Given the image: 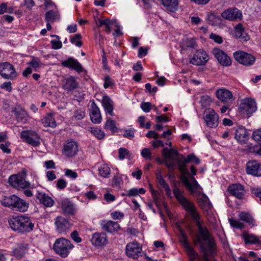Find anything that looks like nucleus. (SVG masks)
<instances>
[{"label":"nucleus","mask_w":261,"mask_h":261,"mask_svg":"<svg viewBox=\"0 0 261 261\" xmlns=\"http://www.w3.org/2000/svg\"><path fill=\"white\" fill-rule=\"evenodd\" d=\"M246 244H260V239L255 235L244 232L242 236Z\"/></svg>","instance_id":"35"},{"label":"nucleus","mask_w":261,"mask_h":261,"mask_svg":"<svg viewBox=\"0 0 261 261\" xmlns=\"http://www.w3.org/2000/svg\"><path fill=\"white\" fill-rule=\"evenodd\" d=\"M233 57L236 61L245 66L252 65L255 60L253 56L243 51L234 52Z\"/></svg>","instance_id":"12"},{"label":"nucleus","mask_w":261,"mask_h":261,"mask_svg":"<svg viewBox=\"0 0 261 261\" xmlns=\"http://www.w3.org/2000/svg\"><path fill=\"white\" fill-rule=\"evenodd\" d=\"M246 173L254 176H261V163L256 161H251L246 164Z\"/></svg>","instance_id":"18"},{"label":"nucleus","mask_w":261,"mask_h":261,"mask_svg":"<svg viewBox=\"0 0 261 261\" xmlns=\"http://www.w3.org/2000/svg\"><path fill=\"white\" fill-rule=\"evenodd\" d=\"M210 38L218 44H221L223 42L222 38L218 35L212 33L210 36Z\"/></svg>","instance_id":"61"},{"label":"nucleus","mask_w":261,"mask_h":261,"mask_svg":"<svg viewBox=\"0 0 261 261\" xmlns=\"http://www.w3.org/2000/svg\"><path fill=\"white\" fill-rule=\"evenodd\" d=\"M104 128L105 129H110L112 132H116L117 129L115 121L110 118L107 119L105 123Z\"/></svg>","instance_id":"46"},{"label":"nucleus","mask_w":261,"mask_h":261,"mask_svg":"<svg viewBox=\"0 0 261 261\" xmlns=\"http://www.w3.org/2000/svg\"><path fill=\"white\" fill-rule=\"evenodd\" d=\"M60 205L63 213L68 215H74L76 210L73 203L68 199L62 200L60 201Z\"/></svg>","instance_id":"26"},{"label":"nucleus","mask_w":261,"mask_h":261,"mask_svg":"<svg viewBox=\"0 0 261 261\" xmlns=\"http://www.w3.org/2000/svg\"><path fill=\"white\" fill-rule=\"evenodd\" d=\"M180 236L179 241L184 246L187 253L188 254L191 261H193L198 257V254L191 247L188 242L187 237L182 229H180Z\"/></svg>","instance_id":"13"},{"label":"nucleus","mask_w":261,"mask_h":261,"mask_svg":"<svg viewBox=\"0 0 261 261\" xmlns=\"http://www.w3.org/2000/svg\"><path fill=\"white\" fill-rule=\"evenodd\" d=\"M129 154V151L124 148H120L118 150V158L123 160L126 155Z\"/></svg>","instance_id":"50"},{"label":"nucleus","mask_w":261,"mask_h":261,"mask_svg":"<svg viewBox=\"0 0 261 261\" xmlns=\"http://www.w3.org/2000/svg\"><path fill=\"white\" fill-rule=\"evenodd\" d=\"M174 158L173 162L174 163L175 161L177 163L178 169L181 173L180 179L183 184L191 193H194L200 186L194 177H190L191 182L188 179L187 176H190V173L186 166L187 163L184 161V155L179 154V155H175Z\"/></svg>","instance_id":"2"},{"label":"nucleus","mask_w":261,"mask_h":261,"mask_svg":"<svg viewBox=\"0 0 261 261\" xmlns=\"http://www.w3.org/2000/svg\"><path fill=\"white\" fill-rule=\"evenodd\" d=\"M221 16L224 19L234 21L242 18V14L241 11L237 8H228L221 13Z\"/></svg>","instance_id":"17"},{"label":"nucleus","mask_w":261,"mask_h":261,"mask_svg":"<svg viewBox=\"0 0 261 261\" xmlns=\"http://www.w3.org/2000/svg\"><path fill=\"white\" fill-rule=\"evenodd\" d=\"M239 109L241 112L249 117L257 110V105L255 100L251 98H247L242 100Z\"/></svg>","instance_id":"8"},{"label":"nucleus","mask_w":261,"mask_h":261,"mask_svg":"<svg viewBox=\"0 0 261 261\" xmlns=\"http://www.w3.org/2000/svg\"><path fill=\"white\" fill-rule=\"evenodd\" d=\"M90 116L93 123L98 124L101 122L102 118L100 112L94 100L92 101L91 104Z\"/></svg>","instance_id":"24"},{"label":"nucleus","mask_w":261,"mask_h":261,"mask_svg":"<svg viewBox=\"0 0 261 261\" xmlns=\"http://www.w3.org/2000/svg\"><path fill=\"white\" fill-rule=\"evenodd\" d=\"M12 10V8H8L7 5L5 3H2L0 5V14H3L5 12L10 13Z\"/></svg>","instance_id":"63"},{"label":"nucleus","mask_w":261,"mask_h":261,"mask_svg":"<svg viewBox=\"0 0 261 261\" xmlns=\"http://www.w3.org/2000/svg\"><path fill=\"white\" fill-rule=\"evenodd\" d=\"M99 174L100 176L104 178H108L110 174V168L106 165H102L98 168Z\"/></svg>","instance_id":"40"},{"label":"nucleus","mask_w":261,"mask_h":261,"mask_svg":"<svg viewBox=\"0 0 261 261\" xmlns=\"http://www.w3.org/2000/svg\"><path fill=\"white\" fill-rule=\"evenodd\" d=\"M146 191L144 188H132L125 192V195L128 197H135L138 196L139 194H143L145 193Z\"/></svg>","instance_id":"39"},{"label":"nucleus","mask_w":261,"mask_h":261,"mask_svg":"<svg viewBox=\"0 0 261 261\" xmlns=\"http://www.w3.org/2000/svg\"><path fill=\"white\" fill-rule=\"evenodd\" d=\"M101 226L103 230L109 232L117 231L120 228L117 222L113 221H103L101 223Z\"/></svg>","instance_id":"31"},{"label":"nucleus","mask_w":261,"mask_h":261,"mask_svg":"<svg viewBox=\"0 0 261 261\" xmlns=\"http://www.w3.org/2000/svg\"><path fill=\"white\" fill-rule=\"evenodd\" d=\"M36 197L39 202L46 207H51L54 204L53 199L45 193L38 192Z\"/></svg>","instance_id":"28"},{"label":"nucleus","mask_w":261,"mask_h":261,"mask_svg":"<svg viewBox=\"0 0 261 261\" xmlns=\"http://www.w3.org/2000/svg\"><path fill=\"white\" fill-rule=\"evenodd\" d=\"M78 150L77 143L74 141H69L64 146L63 153L69 158H72L77 154Z\"/></svg>","instance_id":"19"},{"label":"nucleus","mask_w":261,"mask_h":261,"mask_svg":"<svg viewBox=\"0 0 261 261\" xmlns=\"http://www.w3.org/2000/svg\"><path fill=\"white\" fill-rule=\"evenodd\" d=\"M2 205L13 211L24 213L28 210L29 204L15 195L6 196L1 200Z\"/></svg>","instance_id":"4"},{"label":"nucleus","mask_w":261,"mask_h":261,"mask_svg":"<svg viewBox=\"0 0 261 261\" xmlns=\"http://www.w3.org/2000/svg\"><path fill=\"white\" fill-rule=\"evenodd\" d=\"M141 154L142 156L148 160H150L151 158V154L150 150L147 148L143 149L141 151Z\"/></svg>","instance_id":"55"},{"label":"nucleus","mask_w":261,"mask_h":261,"mask_svg":"<svg viewBox=\"0 0 261 261\" xmlns=\"http://www.w3.org/2000/svg\"><path fill=\"white\" fill-rule=\"evenodd\" d=\"M79 87V83L75 78L69 76L64 78L62 81V88L68 92H70Z\"/></svg>","instance_id":"20"},{"label":"nucleus","mask_w":261,"mask_h":261,"mask_svg":"<svg viewBox=\"0 0 261 261\" xmlns=\"http://www.w3.org/2000/svg\"><path fill=\"white\" fill-rule=\"evenodd\" d=\"M71 238L76 243H81L82 241V238L79 237V233L77 231L74 230L70 234Z\"/></svg>","instance_id":"56"},{"label":"nucleus","mask_w":261,"mask_h":261,"mask_svg":"<svg viewBox=\"0 0 261 261\" xmlns=\"http://www.w3.org/2000/svg\"><path fill=\"white\" fill-rule=\"evenodd\" d=\"M73 248L74 245L71 242L64 238L56 239L53 245L55 252L63 258L67 257Z\"/></svg>","instance_id":"5"},{"label":"nucleus","mask_w":261,"mask_h":261,"mask_svg":"<svg viewBox=\"0 0 261 261\" xmlns=\"http://www.w3.org/2000/svg\"><path fill=\"white\" fill-rule=\"evenodd\" d=\"M24 176L21 174L12 175L9 178V183L11 186L17 190L28 188L30 183L26 180Z\"/></svg>","instance_id":"9"},{"label":"nucleus","mask_w":261,"mask_h":261,"mask_svg":"<svg viewBox=\"0 0 261 261\" xmlns=\"http://www.w3.org/2000/svg\"><path fill=\"white\" fill-rule=\"evenodd\" d=\"M206 125L211 127H215L219 124V116L214 111L211 110L206 113L204 117Z\"/></svg>","instance_id":"22"},{"label":"nucleus","mask_w":261,"mask_h":261,"mask_svg":"<svg viewBox=\"0 0 261 261\" xmlns=\"http://www.w3.org/2000/svg\"><path fill=\"white\" fill-rule=\"evenodd\" d=\"M55 224L57 231L60 234H66L72 226L69 220L62 216L55 219Z\"/></svg>","instance_id":"11"},{"label":"nucleus","mask_w":261,"mask_h":261,"mask_svg":"<svg viewBox=\"0 0 261 261\" xmlns=\"http://www.w3.org/2000/svg\"><path fill=\"white\" fill-rule=\"evenodd\" d=\"M244 31V29L243 27V25L241 23H239L236 27H235V35L238 38L239 37H241L242 35V33H243V31Z\"/></svg>","instance_id":"57"},{"label":"nucleus","mask_w":261,"mask_h":261,"mask_svg":"<svg viewBox=\"0 0 261 261\" xmlns=\"http://www.w3.org/2000/svg\"><path fill=\"white\" fill-rule=\"evenodd\" d=\"M51 48L54 49H58L62 47V43L60 40H52L50 41Z\"/></svg>","instance_id":"59"},{"label":"nucleus","mask_w":261,"mask_h":261,"mask_svg":"<svg viewBox=\"0 0 261 261\" xmlns=\"http://www.w3.org/2000/svg\"><path fill=\"white\" fill-rule=\"evenodd\" d=\"M98 22L97 23V26L99 28L102 25H105L106 27V29H107V26L112 25L113 24L116 23V20L112 19L111 20L110 19H98Z\"/></svg>","instance_id":"43"},{"label":"nucleus","mask_w":261,"mask_h":261,"mask_svg":"<svg viewBox=\"0 0 261 261\" xmlns=\"http://www.w3.org/2000/svg\"><path fill=\"white\" fill-rule=\"evenodd\" d=\"M212 53L220 64L223 66H229L231 64L230 58L222 50L214 48Z\"/></svg>","instance_id":"16"},{"label":"nucleus","mask_w":261,"mask_h":261,"mask_svg":"<svg viewBox=\"0 0 261 261\" xmlns=\"http://www.w3.org/2000/svg\"><path fill=\"white\" fill-rule=\"evenodd\" d=\"M63 66L75 70L78 73L83 71L84 68L78 61L72 57L69 58L67 60L62 62Z\"/></svg>","instance_id":"21"},{"label":"nucleus","mask_w":261,"mask_h":261,"mask_svg":"<svg viewBox=\"0 0 261 261\" xmlns=\"http://www.w3.org/2000/svg\"><path fill=\"white\" fill-rule=\"evenodd\" d=\"M85 116V112L81 109L76 110L74 112L73 117L76 120H82L83 118H84Z\"/></svg>","instance_id":"52"},{"label":"nucleus","mask_w":261,"mask_h":261,"mask_svg":"<svg viewBox=\"0 0 261 261\" xmlns=\"http://www.w3.org/2000/svg\"><path fill=\"white\" fill-rule=\"evenodd\" d=\"M105 83L103 84V87L105 89L108 88V87L112 86L114 85V82L111 79V77L109 76H106L105 77Z\"/></svg>","instance_id":"60"},{"label":"nucleus","mask_w":261,"mask_h":261,"mask_svg":"<svg viewBox=\"0 0 261 261\" xmlns=\"http://www.w3.org/2000/svg\"><path fill=\"white\" fill-rule=\"evenodd\" d=\"M198 202L199 206L204 208V207H209L208 198L205 194L199 195L198 198Z\"/></svg>","instance_id":"41"},{"label":"nucleus","mask_w":261,"mask_h":261,"mask_svg":"<svg viewBox=\"0 0 261 261\" xmlns=\"http://www.w3.org/2000/svg\"><path fill=\"white\" fill-rule=\"evenodd\" d=\"M173 194L180 204L183 206L186 211L188 212L192 218L196 222L200 234L202 239L207 243V246L205 247L207 249L208 255L214 256L216 254V244L213 238L211 236L206 228L203 227L199 221L200 215L197 213V210L193 202L188 200L183 195V193L178 189L175 188L173 190ZM200 239L202 242L201 238L198 237L195 241L196 244H200L198 242Z\"/></svg>","instance_id":"1"},{"label":"nucleus","mask_w":261,"mask_h":261,"mask_svg":"<svg viewBox=\"0 0 261 261\" xmlns=\"http://www.w3.org/2000/svg\"><path fill=\"white\" fill-rule=\"evenodd\" d=\"M91 242L96 246L105 245L107 242V236L105 233H95L93 234Z\"/></svg>","instance_id":"29"},{"label":"nucleus","mask_w":261,"mask_h":261,"mask_svg":"<svg viewBox=\"0 0 261 261\" xmlns=\"http://www.w3.org/2000/svg\"><path fill=\"white\" fill-rule=\"evenodd\" d=\"M42 123L45 126H50L54 127L56 126V123L53 115L51 113L47 114V115L42 119Z\"/></svg>","instance_id":"36"},{"label":"nucleus","mask_w":261,"mask_h":261,"mask_svg":"<svg viewBox=\"0 0 261 261\" xmlns=\"http://www.w3.org/2000/svg\"><path fill=\"white\" fill-rule=\"evenodd\" d=\"M65 175L72 179H75L77 177V174L76 172L69 169H65Z\"/></svg>","instance_id":"51"},{"label":"nucleus","mask_w":261,"mask_h":261,"mask_svg":"<svg viewBox=\"0 0 261 261\" xmlns=\"http://www.w3.org/2000/svg\"><path fill=\"white\" fill-rule=\"evenodd\" d=\"M229 193L238 199H242L244 195V187L240 184L230 185L228 188Z\"/></svg>","instance_id":"25"},{"label":"nucleus","mask_w":261,"mask_h":261,"mask_svg":"<svg viewBox=\"0 0 261 261\" xmlns=\"http://www.w3.org/2000/svg\"><path fill=\"white\" fill-rule=\"evenodd\" d=\"M135 129L133 128H130L125 129L124 131L123 136L129 139H132L134 137Z\"/></svg>","instance_id":"53"},{"label":"nucleus","mask_w":261,"mask_h":261,"mask_svg":"<svg viewBox=\"0 0 261 261\" xmlns=\"http://www.w3.org/2000/svg\"><path fill=\"white\" fill-rule=\"evenodd\" d=\"M162 5L167 10L175 12L178 7V0H161Z\"/></svg>","instance_id":"34"},{"label":"nucleus","mask_w":261,"mask_h":261,"mask_svg":"<svg viewBox=\"0 0 261 261\" xmlns=\"http://www.w3.org/2000/svg\"><path fill=\"white\" fill-rule=\"evenodd\" d=\"M239 216L241 220L246 222L249 225L252 226L254 225V223L255 222L254 220L252 218V216L249 213L241 212L239 214Z\"/></svg>","instance_id":"38"},{"label":"nucleus","mask_w":261,"mask_h":261,"mask_svg":"<svg viewBox=\"0 0 261 261\" xmlns=\"http://www.w3.org/2000/svg\"><path fill=\"white\" fill-rule=\"evenodd\" d=\"M29 249V244L26 242L19 243L17 246L13 249L12 254L15 257L20 259L23 257L28 252Z\"/></svg>","instance_id":"23"},{"label":"nucleus","mask_w":261,"mask_h":261,"mask_svg":"<svg viewBox=\"0 0 261 261\" xmlns=\"http://www.w3.org/2000/svg\"><path fill=\"white\" fill-rule=\"evenodd\" d=\"M196 46V43L194 39L186 38L183 40L182 48L185 49V47L195 48Z\"/></svg>","instance_id":"45"},{"label":"nucleus","mask_w":261,"mask_h":261,"mask_svg":"<svg viewBox=\"0 0 261 261\" xmlns=\"http://www.w3.org/2000/svg\"><path fill=\"white\" fill-rule=\"evenodd\" d=\"M102 105L106 113L110 114L111 116L114 115L113 102L108 96L105 95L103 96Z\"/></svg>","instance_id":"33"},{"label":"nucleus","mask_w":261,"mask_h":261,"mask_svg":"<svg viewBox=\"0 0 261 261\" xmlns=\"http://www.w3.org/2000/svg\"><path fill=\"white\" fill-rule=\"evenodd\" d=\"M125 253L128 257L136 259L140 256H142L143 252L141 245L137 242L133 241L126 245Z\"/></svg>","instance_id":"7"},{"label":"nucleus","mask_w":261,"mask_h":261,"mask_svg":"<svg viewBox=\"0 0 261 261\" xmlns=\"http://www.w3.org/2000/svg\"><path fill=\"white\" fill-rule=\"evenodd\" d=\"M20 137L24 139L27 143L33 146H37L40 144V138L35 132L32 130L22 131Z\"/></svg>","instance_id":"15"},{"label":"nucleus","mask_w":261,"mask_h":261,"mask_svg":"<svg viewBox=\"0 0 261 261\" xmlns=\"http://www.w3.org/2000/svg\"><path fill=\"white\" fill-rule=\"evenodd\" d=\"M217 97L222 102H226L232 99L231 92L225 89L217 90L216 93Z\"/></svg>","instance_id":"32"},{"label":"nucleus","mask_w":261,"mask_h":261,"mask_svg":"<svg viewBox=\"0 0 261 261\" xmlns=\"http://www.w3.org/2000/svg\"><path fill=\"white\" fill-rule=\"evenodd\" d=\"M234 137L241 143H246L249 138L247 130L243 126H240L236 130Z\"/></svg>","instance_id":"30"},{"label":"nucleus","mask_w":261,"mask_h":261,"mask_svg":"<svg viewBox=\"0 0 261 261\" xmlns=\"http://www.w3.org/2000/svg\"><path fill=\"white\" fill-rule=\"evenodd\" d=\"M250 151L254 153L261 155V145H256L251 148Z\"/></svg>","instance_id":"64"},{"label":"nucleus","mask_w":261,"mask_h":261,"mask_svg":"<svg viewBox=\"0 0 261 261\" xmlns=\"http://www.w3.org/2000/svg\"><path fill=\"white\" fill-rule=\"evenodd\" d=\"M162 155L163 159H162L159 157L156 158V161L160 165L165 164L166 167L170 170H174L175 168V163H174L173 160L175 159V155H179V153L174 149H168L165 147L162 150Z\"/></svg>","instance_id":"6"},{"label":"nucleus","mask_w":261,"mask_h":261,"mask_svg":"<svg viewBox=\"0 0 261 261\" xmlns=\"http://www.w3.org/2000/svg\"><path fill=\"white\" fill-rule=\"evenodd\" d=\"M58 17V13L53 10H50L45 13V20L47 22H54Z\"/></svg>","instance_id":"42"},{"label":"nucleus","mask_w":261,"mask_h":261,"mask_svg":"<svg viewBox=\"0 0 261 261\" xmlns=\"http://www.w3.org/2000/svg\"><path fill=\"white\" fill-rule=\"evenodd\" d=\"M56 186L58 189L63 190L66 188L67 182L65 180L60 178L57 180Z\"/></svg>","instance_id":"62"},{"label":"nucleus","mask_w":261,"mask_h":261,"mask_svg":"<svg viewBox=\"0 0 261 261\" xmlns=\"http://www.w3.org/2000/svg\"><path fill=\"white\" fill-rule=\"evenodd\" d=\"M91 133L98 139H101L104 138L105 133L98 128H91Z\"/></svg>","instance_id":"47"},{"label":"nucleus","mask_w":261,"mask_h":261,"mask_svg":"<svg viewBox=\"0 0 261 261\" xmlns=\"http://www.w3.org/2000/svg\"><path fill=\"white\" fill-rule=\"evenodd\" d=\"M11 228L18 233L24 234L34 229L35 223L31 218L25 215L13 216L8 220Z\"/></svg>","instance_id":"3"},{"label":"nucleus","mask_w":261,"mask_h":261,"mask_svg":"<svg viewBox=\"0 0 261 261\" xmlns=\"http://www.w3.org/2000/svg\"><path fill=\"white\" fill-rule=\"evenodd\" d=\"M229 222L230 225L233 227L239 229H243L244 228V225L239 221L234 220L233 219H229Z\"/></svg>","instance_id":"49"},{"label":"nucleus","mask_w":261,"mask_h":261,"mask_svg":"<svg viewBox=\"0 0 261 261\" xmlns=\"http://www.w3.org/2000/svg\"><path fill=\"white\" fill-rule=\"evenodd\" d=\"M152 105L150 102H142L141 104V108L142 110L147 113L150 111L151 109Z\"/></svg>","instance_id":"58"},{"label":"nucleus","mask_w":261,"mask_h":261,"mask_svg":"<svg viewBox=\"0 0 261 261\" xmlns=\"http://www.w3.org/2000/svg\"><path fill=\"white\" fill-rule=\"evenodd\" d=\"M0 74L5 79L13 80L17 76L14 67L9 62L0 64Z\"/></svg>","instance_id":"10"},{"label":"nucleus","mask_w":261,"mask_h":261,"mask_svg":"<svg viewBox=\"0 0 261 261\" xmlns=\"http://www.w3.org/2000/svg\"><path fill=\"white\" fill-rule=\"evenodd\" d=\"M82 36L80 34H75L72 38H70V42L72 44H75L78 47L82 46L83 43L80 40Z\"/></svg>","instance_id":"48"},{"label":"nucleus","mask_w":261,"mask_h":261,"mask_svg":"<svg viewBox=\"0 0 261 261\" xmlns=\"http://www.w3.org/2000/svg\"><path fill=\"white\" fill-rule=\"evenodd\" d=\"M189 62L196 66L204 65L208 60V56L203 50H196L192 57H189Z\"/></svg>","instance_id":"14"},{"label":"nucleus","mask_w":261,"mask_h":261,"mask_svg":"<svg viewBox=\"0 0 261 261\" xmlns=\"http://www.w3.org/2000/svg\"><path fill=\"white\" fill-rule=\"evenodd\" d=\"M252 138L255 141H261V128L255 130L253 132Z\"/></svg>","instance_id":"54"},{"label":"nucleus","mask_w":261,"mask_h":261,"mask_svg":"<svg viewBox=\"0 0 261 261\" xmlns=\"http://www.w3.org/2000/svg\"><path fill=\"white\" fill-rule=\"evenodd\" d=\"M207 19L208 23L212 25L216 26L220 24L221 22V18L219 16L216 15L214 13L208 14Z\"/></svg>","instance_id":"37"},{"label":"nucleus","mask_w":261,"mask_h":261,"mask_svg":"<svg viewBox=\"0 0 261 261\" xmlns=\"http://www.w3.org/2000/svg\"><path fill=\"white\" fill-rule=\"evenodd\" d=\"M198 240L199 243L200 244V251L202 254V258L203 261H216L214 259L210 260L208 258V256L210 255H208L207 249L205 247L203 243L201 242L200 239H199Z\"/></svg>","instance_id":"44"},{"label":"nucleus","mask_w":261,"mask_h":261,"mask_svg":"<svg viewBox=\"0 0 261 261\" xmlns=\"http://www.w3.org/2000/svg\"><path fill=\"white\" fill-rule=\"evenodd\" d=\"M13 112L18 122L25 123L27 121L28 114L27 112L20 106L13 107L12 108Z\"/></svg>","instance_id":"27"}]
</instances>
